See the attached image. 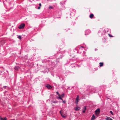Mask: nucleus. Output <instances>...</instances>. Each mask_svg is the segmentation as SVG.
Here are the masks:
<instances>
[{
    "instance_id": "nucleus-1",
    "label": "nucleus",
    "mask_w": 120,
    "mask_h": 120,
    "mask_svg": "<svg viewBox=\"0 0 120 120\" xmlns=\"http://www.w3.org/2000/svg\"><path fill=\"white\" fill-rule=\"evenodd\" d=\"M100 113V109L99 108L97 109L95 111V113L97 116H98Z\"/></svg>"
},
{
    "instance_id": "nucleus-2",
    "label": "nucleus",
    "mask_w": 120,
    "mask_h": 120,
    "mask_svg": "<svg viewBox=\"0 0 120 120\" xmlns=\"http://www.w3.org/2000/svg\"><path fill=\"white\" fill-rule=\"evenodd\" d=\"M25 26V24L22 23L18 27V28L20 29H22L24 28Z\"/></svg>"
},
{
    "instance_id": "nucleus-3",
    "label": "nucleus",
    "mask_w": 120,
    "mask_h": 120,
    "mask_svg": "<svg viewBox=\"0 0 120 120\" xmlns=\"http://www.w3.org/2000/svg\"><path fill=\"white\" fill-rule=\"evenodd\" d=\"M48 89H50L52 88V87L51 86L47 84L45 86Z\"/></svg>"
},
{
    "instance_id": "nucleus-4",
    "label": "nucleus",
    "mask_w": 120,
    "mask_h": 120,
    "mask_svg": "<svg viewBox=\"0 0 120 120\" xmlns=\"http://www.w3.org/2000/svg\"><path fill=\"white\" fill-rule=\"evenodd\" d=\"M60 113L61 115L64 118L66 116V115L62 113L61 111H60Z\"/></svg>"
},
{
    "instance_id": "nucleus-5",
    "label": "nucleus",
    "mask_w": 120,
    "mask_h": 120,
    "mask_svg": "<svg viewBox=\"0 0 120 120\" xmlns=\"http://www.w3.org/2000/svg\"><path fill=\"white\" fill-rule=\"evenodd\" d=\"M80 108L79 107H75L74 108V109L76 110H79Z\"/></svg>"
},
{
    "instance_id": "nucleus-6",
    "label": "nucleus",
    "mask_w": 120,
    "mask_h": 120,
    "mask_svg": "<svg viewBox=\"0 0 120 120\" xmlns=\"http://www.w3.org/2000/svg\"><path fill=\"white\" fill-rule=\"evenodd\" d=\"M20 69V67L18 66H16L15 68V69L17 71L19 69Z\"/></svg>"
},
{
    "instance_id": "nucleus-7",
    "label": "nucleus",
    "mask_w": 120,
    "mask_h": 120,
    "mask_svg": "<svg viewBox=\"0 0 120 120\" xmlns=\"http://www.w3.org/2000/svg\"><path fill=\"white\" fill-rule=\"evenodd\" d=\"M86 109V106H85L82 109V112L84 113L85 112V111Z\"/></svg>"
},
{
    "instance_id": "nucleus-8",
    "label": "nucleus",
    "mask_w": 120,
    "mask_h": 120,
    "mask_svg": "<svg viewBox=\"0 0 120 120\" xmlns=\"http://www.w3.org/2000/svg\"><path fill=\"white\" fill-rule=\"evenodd\" d=\"M91 120H93L95 119V116L93 114V115L92 117H91Z\"/></svg>"
},
{
    "instance_id": "nucleus-9",
    "label": "nucleus",
    "mask_w": 120,
    "mask_h": 120,
    "mask_svg": "<svg viewBox=\"0 0 120 120\" xmlns=\"http://www.w3.org/2000/svg\"><path fill=\"white\" fill-rule=\"evenodd\" d=\"M106 119L107 120H113L111 118L108 117H107Z\"/></svg>"
},
{
    "instance_id": "nucleus-10",
    "label": "nucleus",
    "mask_w": 120,
    "mask_h": 120,
    "mask_svg": "<svg viewBox=\"0 0 120 120\" xmlns=\"http://www.w3.org/2000/svg\"><path fill=\"white\" fill-rule=\"evenodd\" d=\"M94 15L93 14H90V17L92 19L94 17Z\"/></svg>"
},
{
    "instance_id": "nucleus-11",
    "label": "nucleus",
    "mask_w": 120,
    "mask_h": 120,
    "mask_svg": "<svg viewBox=\"0 0 120 120\" xmlns=\"http://www.w3.org/2000/svg\"><path fill=\"white\" fill-rule=\"evenodd\" d=\"M0 120H7V118L6 117H5L4 119H3L2 118H1L0 117Z\"/></svg>"
},
{
    "instance_id": "nucleus-12",
    "label": "nucleus",
    "mask_w": 120,
    "mask_h": 120,
    "mask_svg": "<svg viewBox=\"0 0 120 120\" xmlns=\"http://www.w3.org/2000/svg\"><path fill=\"white\" fill-rule=\"evenodd\" d=\"M99 64H100V67H102L103 66V63L102 62H100L99 63Z\"/></svg>"
},
{
    "instance_id": "nucleus-13",
    "label": "nucleus",
    "mask_w": 120,
    "mask_h": 120,
    "mask_svg": "<svg viewBox=\"0 0 120 120\" xmlns=\"http://www.w3.org/2000/svg\"><path fill=\"white\" fill-rule=\"evenodd\" d=\"M64 94L63 93L61 95H60V97H63L64 96Z\"/></svg>"
},
{
    "instance_id": "nucleus-14",
    "label": "nucleus",
    "mask_w": 120,
    "mask_h": 120,
    "mask_svg": "<svg viewBox=\"0 0 120 120\" xmlns=\"http://www.w3.org/2000/svg\"><path fill=\"white\" fill-rule=\"evenodd\" d=\"M108 35L110 37H113V36L111 35L110 34H108Z\"/></svg>"
},
{
    "instance_id": "nucleus-15",
    "label": "nucleus",
    "mask_w": 120,
    "mask_h": 120,
    "mask_svg": "<svg viewBox=\"0 0 120 120\" xmlns=\"http://www.w3.org/2000/svg\"><path fill=\"white\" fill-rule=\"evenodd\" d=\"M59 96V98L60 99V100H63V99L62 98H61L62 97H60V96Z\"/></svg>"
},
{
    "instance_id": "nucleus-16",
    "label": "nucleus",
    "mask_w": 120,
    "mask_h": 120,
    "mask_svg": "<svg viewBox=\"0 0 120 120\" xmlns=\"http://www.w3.org/2000/svg\"><path fill=\"white\" fill-rule=\"evenodd\" d=\"M79 95H78L77 96V97L76 98V100H79Z\"/></svg>"
},
{
    "instance_id": "nucleus-17",
    "label": "nucleus",
    "mask_w": 120,
    "mask_h": 120,
    "mask_svg": "<svg viewBox=\"0 0 120 120\" xmlns=\"http://www.w3.org/2000/svg\"><path fill=\"white\" fill-rule=\"evenodd\" d=\"M53 8V7L51 6H50L49 8L50 9H52Z\"/></svg>"
},
{
    "instance_id": "nucleus-18",
    "label": "nucleus",
    "mask_w": 120,
    "mask_h": 120,
    "mask_svg": "<svg viewBox=\"0 0 120 120\" xmlns=\"http://www.w3.org/2000/svg\"><path fill=\"white\" fill-rule=\"evenodd\" d=\"M78 100H75V103L76 104H78Z\"/></svg>"
},
{
    "instance_id": "nucleus-19",
    "label": "nucleus",
    "mask_w": 120,
    "mask_h": 120,
    "mask_svg": "<svg viewBox=\"0 0 120 120\" xmlns=\"http://www.w3.org/2000/svg\"><path fill=\"white\" fill-rule=\"evenodd\" d=\"M18 38L19 39H21V36L19 35L18 36Z\"/></svg>"
},
{
    "instance_id": "nucleus-20",
    "label": "nucleus",
    "mask_w": 120,
    "mask_h": 120,
    "mask_svg": "<svg viewBox=\"0 0 120 120\" xmlns=\"http://www.w3.org/2000/svg\"><path fill=\"white\" fill-rule=\"evenodd\" d=\"M56 94L58 95L59 96H60V95L58 93V92H56Z\"/></svg>"
},
{
    "instance_id": "nucleus-21",
    "label": "nucleus",
    "mask_w": 120,
    "mask_h": 120,
    "mask_svg": "<svg viewBox=\"0 0 120 120\" xmlns=\"http://www.w3.org/2000/svg\"><path fill=\"white\" fill-rule=\"evenodd\" d=\"M110 112L111 113V114H112V115H113V114L112 112V111H110Z\"/></svg>"
},
{
    "instance_id": "nucleus-22",
    "label": "nucleus",
    "mask_w": 120,
    "mask_h": 120,
    "mask_svg": "<svg viewBox=\"0 0 120 120\" xmlns=\"http://www.w3.org/2000/svg\"><path fill=\"white\" fill-rule=\"evenodd\" d=\"M63 101V103H66V102L65 101H64L63 100H62Z\"/></svg>"
},
{
    "instance_id": "nucleus-23",
    "label": "nucleus",
    "mask_w": 120,
    "mask_h": 120,
    "mask_svg": "<svg viewBox=\"0 0 120 120\" xmlns=\"http://www.w3.org/2000/svg\"><path fill=\"white\" fill-rule=\"evenodd\" d=\"M40 7H41L40 6H39V7H38V9H40Z\"/></svg>"
},
{
    "instance_id": "nucleus-24",
    "label": "nucleus",
    "mask_w": 120,
    "mask_h": 120,
    "mask_svg": "<svg viewBox=\"0 0 120 120\" xmlns=\"http://www.w3.org/2000/svg\"><path fill=\"white\" fill-rule=\"evenodd\" d=\"M6 86H4V88L5 89H6Z\"/></svg>"
},
{
    "instance_id": "nucleus-25",
    "label": "nucleus",
    "mask_w": 120,
    "mask_h": 120,
    "mask_svg": "<svg viewBox=\"0 0 120 120\" xmlns=\"http://www.w3.org/2000/svg\"><path fill=\"white\" fill-rule=\"evenodd\" d=\"M39 5H40V6H41V3H39Z\"/></svg>"
},
{
    "instance_id": "nucleus-26",
    "label": "nucleus",
    "mask_w": 120,
    "mask_h": 120,
    "mask_svg": "<svg viewBox=\"0 0 120 120\" xmlns=\"http://www.w3.org/2000/svg\"><path fill=\"white\" fill-rule=\"evenodd\" d=\"M57 102H58L57 101H55L54 102H53L54 103H56Z\"/></svg>"
},
{
    "instance_id": "nucleus-27",
    "label": "nucleus",
    "mask_w": 120,
    "mask_h": 120,
    "mask_svg": "<svg viewBox=\"0 0 120 120\" xmlns=\"http://www.w3.org/2000/svg\"><path fill=\"white\" fill-rule=\"evenodd\" d=\"M82 48H83V47H83V46H82Z\"/></svg>"
}]
</instances>
